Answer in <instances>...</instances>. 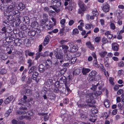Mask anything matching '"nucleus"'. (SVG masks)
Returning <instances> with one entry per match:
<instances>
[{
  "instance_id": "obj_1",
  "label": "nucleus",
  "mask_w": 124,
  "mask_h": 124,
  "mask_svg": "<svg viewBox=\"0 0 124 124\" xmlns=\"http://www.w3.org/2000/svg\"><path fill=\"white\" fill-rule=\"evenodd\" d=\"M51 6L50 7L52 8L57 13H58L60 11L59 8L62 4V2L60 0H52L51 1Z\"/></svg>"
},
{
  "instance_id": "obj_2",
  "label": "nucleus",
  "mask_w": 124,
  "mask_h": 124,
  "mask_svg": "<svg viewBox=\"0 0 124 124\" xmlns=\"http://www.w3.org/2000/svg\"><path fill=\"white\" fill-rule=\"evenodd\" d=\"M93 95V93H88L86 95V97L90 99L87 100L86 102L88 104V105L91 107H93V105L95 103V100L93 99L94 98Z\"/></svg>"
},
{
  "instance_id": "obj_3",
  "label": "nucleus",
  "mask_w": 124,
  "mask_h": 124,
  "mask_svg": "<svg viewBox=\"0 0 124 124\" xmlns=\"http://www.w3.org/2000/svg\"><path fill=\"white\" fill-rule=\"evenodd\" d=\"M16 8L15 5L13 4L7 7L4 13L5 15H7V14H11L12 13L13 10H15Z\"/></svg>"
},
{
  "instance_id": "obj_4",
  "label": "nucleus",
  "mask_w": 124,
  "mask_h": 124,
  "mask_svg": "<svg viewBox=\"0 0 124 124\" xmlns=\"http://www.w3.org/2000/svg\"><path fill=\"white\" fill-rule=\"evenodd\" d=\"M66 78L64 76L62 77L59 80L60 83L62 84L64 83L65 84L66 89L68 93L70 92V91L68 87V86L67 85V83L66 82Z\"/></svg>"
},
{
  "instance_id": "obj_5",
  "label": "nucleus",
  "mask_w": 124,
  "mask_h": 124,
  "mask_svg": "<svg viewBox=\"0 0 124 124\" xmlns=\"http://www.w3.org/2000/svg\"><path fill=\"white\" fill-rule=\"evenodd\" d=\"M51 38L50 37L49 35H47L45 37L44 40L42 43V45L44 46H45L47 44Z\"/></svg>"
},
{
  "instance_id": "obj_6",
  "label": "nucleus",
  "mask_w": 124,
  "mask_h": 124,
  "mask_svg": "<svg viewBox=\"0 0 124 124\" xmlns=\"http://www.w3.org/2000/svg\"><path fill=\"white\" fill-rule=\"evenodd\" d=\"M26 108H22L20 110H17L16 113V114L17 115H24L26 113L25 110H26Z\"/></svg>"
},
{
  "instance_id": "obj_7",
  "label": "nucleus",
  "mask_w": 124,
  "mask_h": 124,
  "mask_svg": "<svg viewBox=\"0 0 124 124\" xmlns=\"http://www.w3.org/2000/svg\"><path fill=\"white\" fill-rule=\"evenodd\" d=\"M32 29L33 30L30 31L28 32V34L30 36H34L35 35L37 31H40L39 30L38 28H35Z\"/></svg>"
},
{
  "instance_id": "obj_8",
  "label": "nucleus",
  "mask_w": 124,
  "mask_h": 124,
  "mask_svg": "<svg viewBox=\"0 0 124 124\" xmlns=\"http://www.w3.org/2000/svg\"><path fill=\"white\" fill-rule=\"evenodd\" d=\"M13 99V97L12 96H9L4 100V103L5 104H8Z\"/></svg>"
},
{
  "instance_id": "obj_9",
  "label": "nucleus",
  "mask_w": 124,
  "mask_h": 124,
  "mask_svg": "<svg viewBox=\"0 0 124 124\" xmlns=\"http://www.w3.org/2000/svg\"><path fill=\"white\" fill-rule=\"evenodd\" d=\"M46 67L47 69H49L52 67V63L49 59L47 60L45 63Z\"/></svg>"
},
{
  "instance_id": "obj_10",
  "label": "nucleus",
  "mask_w": 124,
  "mask_h": 124,
  "mask_svg": "<svg viewBox=\"0 0 124 124\" xmlns=\"http://www.w3.org/2000/svg\"><path fill=\"white\" fill-rule=\"evenodd\" d=\"M75 3L72 2H69V5L67 7L68 10L69 11H72L74 8V5Z\"/></svg>"
},
{
  "instance_id": "obj_11",
  "label": "nucleus",
  "mask_w": 124,
  "mask_h": 124,
  "mask_svg": "<svg viewBox=\"0 0 124 124\" xmlns=\"http://www.w3.org/2000/svg\"><path fill=\"white\" fill-rule=\"evenodd\" d=\"M49 23L48 24L46 23L45 24V27L46 29H52L53 26L52 24V22L51 21L49 22Z\"/></svg>"
},
{
  "instance_id": "obj_12",
  "label": "nucleus",
  "mask_w": 124,
  "mask_h": 124,
  "mask_svg": "<svg viewBox=\"0 0 124 124\" xmlns=\"http://www.w3.org/2000/svg\"><path fill=\"white\" fill-rule=\"evenodd\" d=\"M109 6L107 4L105 5L103 7L102 9L105 12H108L109 10Z\"/></svg>"
},
{
  "instance_id": "obj_13",
  "label": "nucleus",
  "mask_w": 124,
  "mask_h": 124,
  "mask_svg": "<svg viewBox=\"0 0 124 124\" xmlns=\"http://www.w3.org/2000/svg\"><path fill=\"white\" fill-rule=\"evenodd\" d=\"M38 75L39 73L38 72L36 71H34V72L32 76L33 79L34 80H35L36 82L37 83L38 82V80H36V78Z\"/></svg>"
},
{
  "instance_id": "obj_14",
  "label": "nucleus",
  "mask_w": 124,
  "mask_h": 124,
  "mask_svg": "<svg viewBox=\"0 0 124 124\" xmlns=\"http://www.w3.org/2000/svg\"><path fill=\"white\" fill-rule=\"evenodd\" d=\"M112 49L114 51H117L119 48V46L116 43H114L112 44Z\"/></svg>"
},
{
  "instance_id": "obj_15",
  "label": "nucleus",
  "mask_w": 124,
  "mask_h": 124,
  "mask_svg": "<svg viewBox=\"0 0 124 124\" xmlns=\"http://www.w3.org/2000/svg\"><path fill=\"white\" fill-rule=\"evenodd\" d=\"M55 56L56 58L58 59L62 60L63 58V55L61 53H59L55 55Z\"/></svg>"
},
{
  "instance_id": "obj_16",
  "label": "nucleus",
  "mask_w": 124,
  "mask_h": 124,
  "mask_svg": "<svg viewBox=\"0 0 124 124\" xmlns=\"http://www.w3.org/2000/svg\"><path fill=\"white\" fill-rule=\"evenodd\" d=\"M65 20L64 19H62L60 21V23L61 24L63 25V28L62 29L60 30V32H62L64 31V24L65 23Z\"/></svg>"
},
{
  "instance_id": "obj_17",
  "label": "nucleus",
  "mask_w": 124,
  "mask_h": 124,
  "mask_svg": "<svg viewBox=\"0 0 124 124\" xmlns=\"http://www.w3.org/2000/svg\"><path fill=\"white\" fill-rule=\"evenodd\" d=\"M7 19L9 21H11L13 20L14 18V16L11 14H7Z\"/></svg>"
},
{
  "instance_id": "obj_18",
  "label": "nucleus",
  "mask_w": 124,
  "mask_h": 124,
  "mask_svg": "<svg viewBox=\"0 0 124 124\" xmlns=\"http://www.w3.org/2000/svg\"><path fill=\"white\" fill-rule=\"evenodd\" d=\"M25 8V5L22 3H20L17 6L18 9L20 10H22Z\"/></svg>"
},
{
  "instance_id": "obj_19",
  "label": "nucleus",
  "mask_w": 124,
  "mask_h": 124,
  "mask_svg": "<svg viewBox=\"0 0 124 124\" xmlns=\"http://www.w3.org/2000/svg\"><path fill=\"white\" fill-rule=\"evenodd\" d=\"M107 52L104 51H102L99 53V54L102 58L104 57L107 54Z\"/></svg>"
},
{
  "instance_id": "obj_20",
  "label": "nucleus",
  "mask_w": 124,
  "mask_h": 124,
  "mask_svg": "<svg viewBox=\"0 0 124 124\" xmlns=\"http://www.w3.org/2000/svg\"><path fill=\"white\" fill-rule=\"evenodd\" d=\"M30 119V117L29 116H19L18 119L20 120H23V119H25L26 120H29Z\"/></svg>"
},
{
  "instance_id": "obj_21",
  "label": "nucleus",
  "mask_w": 124,
  "mask_h": 124,
  "mask_svg": "<svg viewBox=\"0 0 124 124\" xmlns=\"http://www.w3.org/2000/svg\"><path fill=\"white\" fill-rule=\"evenodd\" d=\"M44 66L42 64H40L39 65V70L40 73H42L44 71Z\"/></svg>"
},
{
  "instance_id": "obj_22",
  "label": "nucleus",
  "mask_w": 124,
  "mask_h": 124,
  "mask_svg": "<svg viewBox=\"0 0 124 124\" xmlns=\"http://www.w3.org/2000/svg\"><path fill=\"white\" fill-rule=\"evenodd\" d=\"M79 5L80 8L83 10H85L86 9V7L83 3L79 2Z\"/></svg>"
},
{
  "instance_id": "obj_23",
  "label": "nucleus",
  "mask_w": 124,
  "mask_h": 124,
  "mask_svg": "<svg viewBox=\"0 0 124 124\" xmlns=\"http://www.w3.org/2000/svg\"><path fill=\"white\" fill-rule=\"evenodd\" d=\"M97 73L96 72L95 70H93L90 72L89 74V77L91 78H93L95 77Z\"/></svg>"
},
{
  "instance_id": "obj_24",
  "label": "nucleus",
  "mask_w": 124,
  "mask_h": 124,
  "mask_svg": "<svg viewBox=\"0 0 124 124\" xmlns=\"http://www.w3.org/2000/svg\"><path fill=\"white\" fill-rule=\"evenodd\" d=\"M16 78L15 76H13L12 77L10 81V83L12 85L15 84L16 82Z\"/></svg>"
},
{
  "instance_id": "obj_25",
  "label": "nucleus",
  "mask_w": 124,
  "mask_h": 124,
  "mask_svg": "<svg viewBox=\"0 0 124 124\" xmlns=\"http://www.w3.org/2000/svg\"><path fill=\"white\" fill-rule=\"evenodd\" d=\"M90 71V70L89 69L84 68L82 70V72L83 75H85Z\"/></svg>"
},
{
  "instance_id": "obj_26",
  "label": "nucleus",
  "mask_w": 124,
  "mask_h": 124,
  "mask_svg": "<svg viewBox=\"0 0 124 124\" xmlns=\"http://www.w3.org/2000/svg\"><path fill=\"white\" fill-rule=\"evenodd\" d=\"M86 44L87 47L91 50H93L94 49V47L89 42H87Z\"/></svg>"
},
{
  "instance_id": "obj_27",
  "label": "nucleus",
  "mask_w": 124,
  "mask_h": 124,
  "mask_svg": "<svg viewBox=\"0 0 124 124\" xmlns=\"http://www.w3.org/2000/svg\"><path fill=\"white\" fill-rule=\"evenodd\" d=\"M104 105L105 106L106 108H109L110 105L109 101L107 99L105 100L104 101Z\"/></svg>"
},
{
  "instance_id": "obj_28",
  "label": "nucleus",
  "mask_w": 124,
  "mask_h": 124,
  "mask_svg": "<svg viewBox=\"0 0 124 124\" xmlns=\"http://www.w3.org/2000/svg\"><path fill=\"white\" fill-rule=\"evenodd\" d=\"M85 28L86 29H90L91 28H93L95 26L94 25H93L92 23H90L89 24H87L85 25Z\"/></svg>"
},
{
  "instance_id": "obj_29",
  "label": "nucleus",
  "mask_w": 124,
  "mask_h": 124,
  "mask_svg": "<svg viewBox=\"0 0 124 124\" xmlns=\"http://www.w3.org/2000/svg\"><path fill=\"white\" fill-rule=\"evenodd\" d=\"M25 94L26 95L30 96L32 94V91L30 89H27L25 92Z\"/></svg>"
},
{
  "instance_id": "obj_30",
  "label": "nucleus",
  "mask_w": 124,
  "mask_h": 124,
  "mask_svg": "<svg viewBox=\"0 0 124 124\" xmlns=\"http://www.w3.org/2000/svg\"><path fill=\"white\" fill-rule=\"evenodd\" d=\"M23 21L25 22L26 23H30V19L29 17L27 16H24L23 18Z\"/></svg>"
},
{
  "instance_id": "obj_31",
  "label": "nucleus",
  "mask_w": 124,
  "mask_h": 124,
  "mask_svg": "<svg viewBox=\"0 0 124 124\" xmlns=\"http://www.w3.org/2000/svg\"><path fill=\"white\" fill-rule=\"evenodd\" d=\"M36 69V68L35 66H33L32 67L29 71V73L30 74L33 72H34L35 71Z\"/></svg>"
},
{
  "instance_id": "obj_32",
  "label": "nucleus",
  "mask_w": 124,
  "mask_h": 124,
  "mask_svg": "<svg viewBox=\"0 0 124 124\" xmlns=\"http://www.w3.org/2000/svg\"><path fill=\"white\" fill-rule=\"evenodd\" d=\"M77 59V58L75 57L72 58L71 59V60L69 61V64H74L76 62Z\"/></svg>"
},
{
  "instance_id": "obj_33",
  "label": "nucleus",
  "mask_w": 124,
  "mask_h": 124,
  "mask_svg": "<svg viewBox=\"0 0 124 124\" xmlns=\"http://www.w3.org/2000/svg\"><path fill=\"white\" fill-rule=\"evenodd\" d=\"M31 25L33 27V29H34L35 28H37V27L38 26V25L37 22H34L32 23Z\"/></svg>"
},
{
  "instance_id": "obj_34",
  "label": "nucleus",
  "mask_w": 124,
  "mask_h": 124,
  "mask_svg": "<svg viewBox=\"0 0 124 124\" xmlns=\"http://www.w3.org/2000/svg\"><path fill=\"white\" fill-rule=\"evenodd\" d=\"M92 12L93 15L95 16H97L98 15V13L97 9L95 8H94Z\"/></svg>"
},
{
  "instance_id": "obj_35",
  "label": "nucleus",
  "mask_w": 124,
  "mask_h": 124,
  "mask_svg": "<svg viewBox=\"0 0 124 124\" xmlns=\"http://www.w3.org/2000/svg\"><path fill=\"white\" fill-rule=\"evenodd\" d=\"M80 117L81 119L83 120H85L87 118L86 115L82 113L80 114Z\"/></svg>"
},
{
  "instance_id": "obj_36",
  "label": "nucleus",
  "mask_w": 124,
  "mask_h": 124,
  "mask_svg": "<svg viewBox=\"0 0 124 124\" xmlns=\"http://www.w3.org/2000/svg\"><path fill=\"white\" fill-rule=\"evenodd\" d=\"M79 33V31L77 29L75 28L72 31L73 35H76L78 34Z\"/></svg>"
},
{
  "instance_id": "obj_37",
  "label": "nucleus",
  "mask_w": 124,
  "mask_h": 124,
  "mask_svg": "<svg viewBox=\"0 0 124 124\" xmlns=\"http://www.w3.org/2000/svg\"><path fill=\"white\" fill-rule=\"evenodd\" d=\"M27 99V97L25 95H24L23 96V98H22L20 100V102H22L24 103H26V100Z\"/></svg>"
},
{
  "instance_id": "obj_38",
  "label": "nucleus",
  "mask_w": 124,
  "mask_h": 124,
  "mask_svg": "<svg viewBox=\"0 0 124 124\" xmlns=\"http://www.w3.org/2000/svg\"><path fill=\"white\" fill-rule=\"evenodd\" d=\"M62 48L64 49V52L66 53L67 52V49H68V47L67 46L65 45H63L62 46Z\"/></svg>"
},
{
  "instance_id": "obj_39",
  "label": "nucleus",
  "mask_w": 124,
  "mask_h": 124,
  "mask_svg": "<svg viewBox=\"0 0 124 124\" xmlns=\"http://www.w3.org/2000/svg\"><path fill=\"white\" fill-rule=\"evenodd\" d=\"M70 51L72 52H74L77 50V46L76 45L73 46L72 47Z\"/></svg>"
},
{
  "instance_id": "obj_40",
  "label": "nucleus",
  "mask_w": 124,
  "mask_h": 124,
  "mask_svg": "<svg viewBox=\"0 0 124 124\" xmlns=\"http://www.w3.org/2000/svg\"><path fill=\"white\" fill-rule=\"evenodd\" d=\"M27 63L29 64L28 66L29 67H31L32 65V64L33 63V62L31 59H29L27 61Z\"/></svg>"
},
{
  "instance_id": "obj_41",
  "label": "nucleus",
  "mask_w": 124,
  "mask_h": 124,
  "mask_svg": "<svg viewBox=\"0 0 124 124\" xmlns=\"http://www.w3.org/2000/svg\"><path fill=\"white\" fill-rule=\"evenodd\" d=\"M94 66L97 68L99 67V66L98 64H97V62L96 60H94L93 61Z\"/></svg>"
},
{
  "instance_id": "obj_42",
  "label": "nucleus",
  "mask_w": 124,
  "mask_h": 124,
  "mask_svg": "<svg viewBox=\"0 0 124 124\" xmlns=\"http://www.w3.org/2000/svg\"><path fill=\"white\" fill-rule=\"evenodd\" d=\"M101 93V91H97L94 93V94L96 96H97L100 95Z\"/></svg>"
},
{
  "instance_id": "obj_43",
  "label": "nucleus",
  "mask_w": 124,
  "mask_h": 124,
  "mask_svg": "<svg viewBox=\"0 0 124 124\" xmlns=\"http://www.w3.org/2000/svg\"><path fill=\"white\" fill-rule=\"evenodd\" d=\"M117 65L118 67H122L124 65V62H123L121 61L119 62H118Z\"/></svg>"
},
{
  "instance_id": "obj_44",
  "label": "nucleus",
  "mask_w": 124,
  "mask_h": 124,
  "mask_svg": "<svg viewBox=\"0 0 124 124\" xmlns=\"http://www.w3.org/2000/svg\"><path fill=\"white\" fill-rule=\"evenodd\" d=\"M110 26L111 29L113 30H114L115 28V26L114 24L112 22H110Z\"/></svg>"
},
{
  "instance_id": "obj_45",
  "label": "nucleus",
  "mask_w": 124,
  "mask_h": 124,
  "mask_svg": "<svg viewBox=\"0 0 124 124\" xmlns=\"http://www.w3.org/2000/svg\"><path fill=\"white\" fill-rule=\"evenodd\" d=\"M2 31L0 32V34H2V33H5L7 32V30L6 29L5 27H3L1 29Z\"/></svg>"
},
{
  "instance_id": "obj_46",
  "label": "nucleus",
  "mask_w": 124,
  "mask_h": 124,
  "mask_svg": "<svg viewBox=\"0 0 124 124\" xmlns=\"http://www.w3.org/2000/svg\"><path fill=\"white\" fill-rule=\"evenodd\" d=\"M79 70L78 69H77L73 72V75L78 74H79Z\"/></svg>"
},
{
  "instance_id": "obj_47",
  "label": "nucleus",
  "mask_w": 124,
  "mask_h": 124,
  "mask_svg": "<svg viewBox=\"0 0 124 124\" xmlns=\"http://www.w3.org/2000/svg\"><path fill=\"white\" fill-rule=\"evenodd\" d=\"M92 111L93 114H95L97 113L98 111L96 108H93L92 109Z\"/></svg>"
},
{
  "instance_id": "obj_48",
  "label": "nucleus",
  "mask_w": 124,
  "mask_h": 124,
  "mask_svg": "<svg viewBox=\"0 0 124 124\" xmlns=\"http://www.w3.org/2000/svg\"><path fill=\"white\" fill-rule=\"evenodd\" d=\"M15 44H16V46H20L22 44V42L21 40H18V41L16 43L15 42Z\"/></svg>"
},
{
  "instance_id": "obj_49",
  "label": "nucleus",
  "mask_w": 124,
  "mask_h": 124,
  "mask_svg": "<svg viewBox=\"0 0 124 124\" xmlns=\"http://www.w3.org/2000/svg\"><path fill=\"white\" fill-rule=\"evenodd\" d=\"M3 24L6 27L8 26L9 25V23L7 21H5L3 22Z\"/></svg>"
},
{
  "instance_id": "obj_50",
  "label": "nucleus",
  "mask_w": 124,
  "mask_h": 124,
  "mask_svg": "<svg viewBox=\"0 0 124 124\" xmlns=\"http://www.w3.org/2000/svg\"><path fill=\"white\" fill-rule=\"evenodd\" d=\"M7 71L5 69H2L0 71V73L2 74H3L6 73Z\"/></svg>"
},
{
  "instance_id": "obj_51",
  "label": "nucleus",
  "mask_w": 124,
  "mask_h": 124,
  "mask_svg": "<svg viewBox=\"0 0 124 124\" xmlns=\"http://www.w3.org/2000/svg\"><path fill=\"white\" fill-rule=\"evenodd\" d=\"M104 68V67H103ZM103 70L104 72V74L106 77H108L109 76V73L107 71H106L105 69L104 68L103 69Z\"/></svg>"
},
{
  "instance_id": "obj_52",
  "label": "nucleus",
  "mask_w": 124,
  "mask_h": 124,
  "mask_svg": "<svg viewBox=\"0 0 124 124\" xmlns=\"http://www.w3.org/2000/svg\"><path fill=\"white\" fill-rule=\"evenodd\" d=\"M49 14L51 16H53L55 14L54 11L52 10H50L48 12Z\"/></svg>"
},
{
  "instance_id": "obj_53",
  "label": "nucleus",
  "mask_w": 124,
  "mask_h": 124,
  "mask_svg": "<svg viewBox=\"0 0 124 124\" xmlns=\"http://www.w3.org/2000/svg\"><path fill=\"white\" fill-rule=\"evenodd\" d=\"M98 85H99V83H97V85H92V87L91 88V89L93 90H94L96 88V86H98Z\"/></svg>"
},
{
  "instance_id": "obj_54",
  "label": "nucleus",
  "mask_w": 124,
  "mask_h": 124,
  "mask_svg": "<svg viewBox=\"0 0 124 124\" xmlns=\"http://www.w3.org/2000/svg\"><path fill=\"white\" fill-rule=\"evenodd\" d=\"M43 17L44 20L46 21L47 19L48 15L47 14L44 13L43 15Z\"/></svg>"
},
{
  "instance_id": "obj_55",
  "label": "nucleus",
  "mask_w": 124,
  "mask_h": 124,
  "mask_svg": "<svg viewBox=\"0 0 124 124\" xmlns=\"http://www.w3.org/2000/svg\"><path fill=\"white\" fill-rule=\"evenodd\" d=\"M114 79L113 78L110 77L109 78V81L111 84L112 85H113L114 83L113 82Z\"/></svg>"
},
{
  "instance_id": "obj_56",
  "label": "nucleus",
  "mask_w": 124,
  "mask_h": 124,
  "mask_svg": "<svg viewBox=\"0 0 124 124\" xmlns=\"http://www.w3.org/2000/svg\"><path fill=\"white\" fill-rule=\"evenodd\" d=\"M12 123L13 124H19V122L15 119H13L12 121Z\"/></svg>"
},
{
  "instance_id": "obj_57",
  "label": "nucleus",
  "mask_w": 124,
  "mask_h": 124,
  "mask_svg": "<svg viewBox=\"0 0 124 124\" xmlns=\"http://www.w3.org/2000/svg\"><path fill=\"white\" fill-rule=\"evenodd\" d=\"M16 22L17 23L16 24V25L17 26H18L21 23L20 20L19 18H18L16 21Z\"/></svg>"
},
{
  "instance_id": "obj_58",
  "label": "nucleus",
  "mask_w": 124,
  "mask_h": 124,
  "mask_svg": "<svg viewBox=\"0 0 124 124\" xmlns=\"http://www.w3.org/2000/svg\"><path fill=\"white\" fill-rule=\"evenodd\" d=\"M74 23V21L73 20H70L69 22V25L70 26H71Z\"/></svg>"
},
{
  "instance_id": "obj_59",
  "label": "nucleus",
  "mask_w": 124,
  "mask_h": 124,
  "mask_svg": "<svg viewBox=\"0 0 124 124\" xmlns=\"http://www.w3.org/2000/svg\"><path fill=\"white\" fill-rule=\"evenodd\" d=\"M123 92V89H119L117 92V93L118 95H120Z\"/></svg>"
},
{
  "instance_id": "obj_60",
  "label": "nucleus",
  "mask_w": 124,
  "mask_h": 124,
  "mask_svg": "<svg viewBox=\"0 0 124 124\" xmlns=\"http://www.w3.org/2000/svg\"><path fill=\"white\" fill-rule=\"evenodd\" d=\"M100 37H97L95 39V41L97 43L99 42L100 40Z\"/></svg>"
},
{
  "instance_id": "obj_61",
  "label": "nucleus",
  "mask_w": 124,
  "mask_h": 124,
  "mask_svg": "<svg viewBox=\"0 0 124 124\" xmlns=\"http://www.w3.org/2000/svg\"><path fill=\"white\" fill-rule=\"evenodd\" d=\"M8 58V56L6 54H3L1 57V58L3 60H6Z\"/></svg>"
},
{
  "instance_id": "obj_62",
  "label": "nucleus",
  "mask_w": 124,
  "mask_h": 124,
  "mask_svg": "<svg viewBox=\"0 0 124 124\" xmlns=\"http://www.w3.org/2000/svg\"><path fill=\"white\" fill-rule=\"evenodd\" d=\"M63 103L65 104H67L69 103V99H65L63 100Z\"/></svg>"
},
{
  "instance_id": "obj_63",
  "label": "nucleus",
  "mask_w": 124,
  "mask_h": 124,
  "mask_svg": "<svg viewBox=\"0 0 124 124\" xmlns=\"http://www.w3.org/2000/svg\"><path fill=\"white\" fill-rule=\"evenodd\" d=\"M30 42L29 39H27V42L25 45L28 47L29 46H30Z\"/></svg>"
},
{
  "instance_id": "obj_64",
  "label": "nucleus",
  "mask_w": 124,
  "mask_h": 124,
  "mask_svg": "<svg viewBox=\"0 0 124 124\" xmlns=\"http://www.w3.org/2000/svg\"><path fill=\"white\" fill-rule=\"evenodd\" d=\"M101 79V77L100 75H98L94 78L95 80H99Z\"/></svg>"
}]
</instances>
